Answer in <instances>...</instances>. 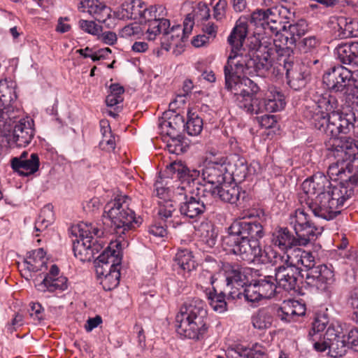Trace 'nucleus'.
<instances>
[{
    "instance_id": "603ef678",
    "label": "nucleus",
    "mask_w": 358,
    "mask_h": 358,
    "mask_svg": "<svg viewBox=\"0 0 358 358\" xmlns=\"http://www.w3.org/2000/svg\"><path fill=\"white\" fill-rule=\"evenodd\" d=\"M286 259L283 261V264H287L290 267L300 268L302 257L304 254V250L296 248L287 250Z\"/></svg>"
},
{
    "instance_id": "6e6552de",
    "label": "nucleus",
    "mask_w": 358,
    "mask_h": 358,
    "mask_svg": "<svg viewBox=\"0 0 358 358\" xmlns=\"http://www.w3.org/2000/svg\"><path fill=\"white\" fill-rule=\"evenodd\" d=\"M271 8L266 9L257 8L254 10L247 19L245 17H241L236 23L230 35L228 37V43L231 46V51H238L243 50L241 48L248 34V22L256 27H261L264 30L266 24L268 22V17L271 14Z\"/></svg>"
},
{
    "instance_id": "9b49d317",
    "label": "nucleus",
    "mask_w": 358,
    "mask_h": 358,
    "mask_svg": "<svg viewBox=\"0 0 358 358\" xmlns=\"http://www.w3.org/2000/svg\"><path fill=\"white\" fill-rule=\"evenodd\" d=\"M255 43L254 44L253 47L251 48L249 50H238V51H236V53H241L243 55V53H251L254 55V52H256L257 49L260 47V45H264V46H271L272 49V52L271 54V56H272L274 53V52L277 54V61L278 64H280V66L283 67V69L285 71L294 65L299 63L294 56V50L292 48L293 45H285L283 43H269L267 41L262 42L261 41H259L257 38H255ZM271 57V63L273 62L272 57ZM272 66H271V68Z\"/></svg>"
},
{
    "instance_id": "f257e3e1",
    "label": "nucleus",
    "mask_w": 358,
    "mask_h": 358,
    "mask_svg": "<svg viewBox=\"0 0 358 358\" xmlns=\"http://www.w3.org/2000/svg\"><path fill=\"white\" fill-rule=\"evenodd\" d=\"M271 46L264 45H260L254 55L232 50L224 66V88L233 95L236 105L248 113H261V96L249 94L248 91L241 90L237 74L245 71L250 76H264L271 66Z\"/></svg>"
},
{
    "instance_id": "de8ad7c7",
    "label": "nucleus",
    "mask_w": 358,
    "mask_h": 358,
    "mask_svg": "<svg viewBox=\"0 0 358 358\" xmlns=\"http://www.w3.org/2000/svg\"><path fill=\"white\" fill-rule=\"evenodd\" d=\"M80 4L82 5V7L88 8V12L90 14L94 13L97 15L94 17L96 20L100 22H105L104 19H101L98 15L102 12L108 10V8L106 5L101 3L99 0H84L80 2Z\"/></svg>"
},
{
    "instance_id": "7c9ffc66",
    "label": "nucleus",
    "mask_w": 358,
    "mask_h": 358,
    "mask_svg": "<svg viewBox=\"0 0 358 358\" xmlns=\"http://www.w3.org/2000/svg\"><path fill=\"white\" fill-rule=\"evenodd\" d=\"M142 7H144V2L141 0L125 1L121 4L115 15L120 20H138L141 16Z\"/></svg>"
},
{
    "instance_id": "3c124183",
    "label": "nucleus",
    "mask_w": 358,
    "mask_h": 358,
    "mask_svg": "<svg viewBox=\"0 0 358 358\" xmlns=\"http://www.w3.org/2000/svg\"><path fill=\"white\" fill-rule=\"evenodd\" d=\"M243 289V292H241V296L243 295L245 299L248 302L255 303L263 299L255 280L249 285L245 284Z\"/></svg>"
},
{
    "instance_id": "ea45409f",
    "label": "nucleus",
    "mask_w": 358,
    "mask_h": 358,
    "mask_svg": "<svg viewBox=\"0 0 358 358\" xmlns=\"http://www.w3.org/2000/svg\"><path fill=\"white\" fill-rule=\"evenodd\" d=\"M203 126V118L196 112L188 110L187 122L184 126L187 133L189 136H197L201 132Z\"/></svg>"
},
{
    "instance_id": "864d4df0",
    "label": "nucleus",
    "mask_w": 358,
    "mask_h": 358,
    "mask_svg": "<svg viewBox=\"0 0 358 358\" xmlns=\"http://www.w3.org/2000/svg\"><path fill=\"white\" fill-rule=\"evenodd\" d=\"M243 74L248 73L244 71L237 74L239 79V82L241 83V90L248 91L249 94L260 96V88L257 85V84L247 77H241Z\"/></svg>"
},
{
    "instance_id": "f8f14e48",
    "label": "nucleus",
    "mask_w": 358,
    "mask_h": 358,
    "mask_svg": "<svg viewBox=\"0 0 358 358\" xmlns=\"http://www.w3.org/2000/svg\"><path fill=\"white\" fill-rule=\"evenodd\" d=\"M73 251L74 256L80 261L90 262L94 255L99 252L103 248V243L92 236L84 235L83 229H79V236L73 240Z\"/></svg>"
},
{
    "instance_id": "338daca9",
    "label": "nucleus",
    "mask_w": 358,
    "mask_h": 358,
    "mask_svg": "<svg viewBox=\"0 0 358 358\" xmlns=\"http://www.w3.org/2000/svg\"><path fill=\"white\" fill-rule=\"evenodd\" d=\"M357 324V327H353L349 331L347 335V341L353 350L358 352V324Z\"/></svg>"
},
{
    "instance_id": "ddd939ff",
    "label": "nucleus",
    "mask_w": 358,
    "mask_h": 358,
    "mask_svg": "<svg viewBox=\"0 0 358 358\" xmlns=\"http://www.w3.org/2000/svg\"><path fill=\"white\" fill-rule=\"evenodd\" d=\"M220 270L225 277L226 286L230 289L228 299H241L242 292L240 289L245 285L246 278L242 267L236 263L222 262Z\"/></svg>"
},
{
    "instance_id": "393cba45",
    "label": "nucleus",
    "mask_w": 358,
    "mask_h": 358,
    "mask_svg": "<svg viewBox=\"0 0 358 358\" xmlns=\"http://www.w3.org/2000/svg\"><path fill=\"white\" fill-rule=\"evenodd\" d=\"M343 337H345V336L343 334L341 327L330 324L325 333L320 335L318 338L313 343V348L317 352H323L327 350V345Z\"/></svg>"
},
{
    "instance_id": "0eeeda50",
    "label": "nucleus",
    "mask_w": 358,
    "mask_h": 358,
    "mask_svg": "<svg viewBox=\"0 0 358 358\" xmlns=\"http://www.w3.org/2000/svg\"><path fill=\"white\" fill-rule=\"evenodd\" d=\"M10 132L9 139L11 145L26 147L32 141L35 135L34 121L27 117L17 120L11 113L0 110V130Z\"/></svg>"
},
{
    "instance_id": "5701e85b",
    "label": "nucleus",
    "mask_w": 358,
    "mask_h": 358,
    "mask_svg": "<svg viewBox=\"0 0 358 358\" xmlns=\"http://www.w3.org/2000/svg\"><path fill=\"white\" fill-rule=\"evenodd\" d=\"M334 93L327 90L322 92L317 91L313 94L311 99L317 107L313 106L314 109L321 111L326 115L337 114L340 110L338 99Z\"/></svg>"
},
{
    "instance_id": "680f3d73",
    "label": "nucleus",
    "mask_w": 358,
    "mask_h": 358,
    "mask_svg": "<svg viewBox=\"0 0 358 358\" xmlns=\"http://www.w3.org/2000/svg\"><path fill=\"white\" fill-rule=\"evenodd\" d=\"M154 8L150 6L148 8L144 3V7L141 9V16H139L138 21L141 24H146L148 22L152 21L157 19V15L154 12Z\"/></svg>"
},
{
    "instance_id": "412c9836",
    "label": "nucleus",
    "mask_w": 358,
    "mask_h": 358,
    "mask_svg": "<svg viewBox=\"0 0 358 358\" xmlns=\"http://www.w3.org/2000/svg\"><path fill=\"white\" fill-rule=\"evenodd\" d=\"M166 171L171 173L173 178L178 179L181 182L192 183L191 187H195L199 183V178L201 176V170L191 169L182 162H173L166 166Z\"/></svg>"
},
{
    "instance_id": "bf43d9fd",
    "label": "nucleus",
    "mask_w": 358,
    "mask_h": 358,
    "mask_svg": "<svg viewBox=\"0 0 358 358\" xmlns=\"http://www.w3.org/2000/svg\"><path fill=\"white\" fill-rule=\"evenodd\" d=\"M350 304L352 309L350 318L355 324H358V288L355 289L352 292L350 298Z\"/></svg>"
},
{
    "instance_id": "9d476101",
    "label": "nucleus",
    "mask_w": 358,
    "mask_h": 358,
    "mask_svg": "<svg viewBox=\"0 0 358 358\" xmlns=\"http://www.w3.org/2000/svg\"><path fill=\"white\" fill-rule=\"evenodd\" d=\"M337 114L331 115H326L320 110L314 109L313 107L306 106L303 110V117L306 120L309 124L320 131V132L327 135V136L333 138V143L336 140L347 138L341 137L338 138L341 131H340V126L337 121Z\"/></svg>"
},
{
    "instance_id": "f704fd0d",
    "label": "nucleus",
    "mask_w": 358,
    "mask_h": 358,
    "mask_svg": "<svg viewBox=\"0 0 358 358\" xmlns=\"http://www.w3.org/2000/svg\"><path fill=\"white\" fill-rule=\"evenodd\" d=\"M206 294L213 310L222 313L227 310V296L224 292H218L216 287H213L211 289H206Z\"/></svg>"
},
{
    "instance_id": "f3484780",
    "label": "nucleus",
    "mask_w": 358,
    "mask_h": 358,
    "mask_svg": "<svg viewBox=\"0 0 358 358\" xmlns=\"http://www.w3.org/2000/svg\"><path fill=\"white\" fill-rule=\"evenodd\" d=\"M334 281V271L325 264H320L309 270L306 275L305 283L311 288L325 292Z\"/></svg>"
},
{
    "instance_id": "2eb2a0df",
    "label": "nucleus",
    "mask_w": 358,
    "mask_h": 358,
    "mask_svg": "<svg viewBox=\"0 0 358 358\" xmlns=\"http://www.w3.org/2000/svg\"><path fill=\"white\" fill-rule=\"evenodd\" d=\"M301 268L290 267L282 264L275 268V278L278 287L287 292L298 293L301 289L303 275Z\"/></svg>"
},
{
    "instance_id": "7ed1b4c3",
    "label": "nucleus",
    "mask_w": 358,
    "mask_h": 358,
    "mask_svg": "<svg viewBox=\"0 0 358 358\" xmlns=\"http://www.w3.org/2000/svg\"><path fill=\"white\" fill-rule=\"evenodd\" d=\"M208 311L205 301L199 298L187 299L176 317V331L181 336L200 340L207 333Z\"/></svg>"
},
{
    "instance_id": "cd10ccee",
    "label": "nucleus",
    "mask_w": 358,
    "mask_h": 358,
    "mask_svg": "<svg viewBox=\"0 0 358 358\" xmlns=\"http://www.w3.org/2000/svg\"><path fill=\"white\" fill-rule=\"evenodd\" d=\"M271 241L274 246L282 251H287L293 246L298 245L295 236L287 227L276 229L272 233Z\"/></svg>"
},
{
    "instance_id": "2f4dec72",
    "label": "nucleus",
    "mask_w": 358,
    "mask_h": 358,
    "mask_svg": "<svg viewBox=\"0 0 358 358\" xmlns=\"http://www.w3.org/2000/svg\"><path fill=\"white\" fill-rule=\"evenodd\" d=\"M295 238L298 245H306L310 241H315L318 234H320V229L315 227L312 222L302 227L294 229Z\"/></svg>"
},
{
    "instance_id": "6ab92c4d",
    "label": "nucleus",
    "mask_w": 358,
    "mask_h": 358,
    "mask_svg": "<svg viewBox=\"0 0 358 358\" xmlns=\"http://www.w3.org/2000/svg\"><path fill=\"white\" fill-rule=\"evenodd\" d=\"M287 85L294 90L305 87L311 80V68L304 63H297L285 71Z\"/></svg>"
},
{
    "instance_id": "aec40b11",
    "label": "nucleus",
    "mask_w": 358,
    "mask_h": 358,
    "mask_svg": "<svg viewBox=\"0 0 358 358\" xmlns=\"http://www.w3.org/2000/svg\"><path fill=\"white\" fill-rule=\"evenodd\" d=\"M122 257H119V254H116L115 250L108 247L94 261L98 278L104 277L113 270L119 269Z\"/></svg>"
},
{
    "instance_id": "e433bc0d",
    "label": "nucleus",
    "mask_w": 358,
    "mask_h": 358,
    "mask_svg": "<svg viewBox=\"0 0 358 358\" xmlns=\"http://www.w3.org/2000/svg\"><path fill=\"white\" fill-rule=\"evenodd\" d=\"M17 99L15 84L7 80L0 81V104L4 106V111L9 110L6 108L9 106Z\"/></svg>"
},
{
    "instance_id": "4c0bfd02",
    "label": "nucleus",
    "mask_w": 358,
    "mask_h": 358,
    "mask_svg": "<svg viewBox=\"0 0 358 358\" xmlns=\"http://www.w3.org/2000/svg\"><path fill=\"white\" fill-rule=\"evenodd\" d=\"M174 266H178L182 271L189 273L196 268L192 252L188 249L178 250L174 257Z\"/></svg>"
},
{
    "instance_id": "bb28decb",
    "label": "nucleus",
    "mask_w": 358,
    "mask_h": 358,
    "mask_svg": "<svg viewBox=\"0 0 358 358\" xmlns=\"http://www.w3.org/2000/svg\"><path fill=\"white\" fill-rule=\"evenodd\" d=\"M336 36L340 38H348L358 36V22L344 16L336 18V22L334 25Z\"/></svg>"
},
{
    "instance_id": "052dcab7",
    "label": "nucleus",
    "mask_w": 358,
    "mask_h": 358,
    "mask_svg": "<svg viewBox=\"0 0 358 358\" xmlns=\"http://www.w3.org/2000/svg\"><path fill=\"white\" fill-rule=\"evenodd\" d=\"M308 214L304 211L303 209L298 208L295 211L294 220L292 221L291 223L294 224V229L296 227H302L303 225L311 223L308 218Z\"/></svg>"
},
{
    "instance_id": "a18cd8bd",
    "label": "nucleus",
    "mask_w": 358,
    "mask_h": 358,
    "mask_svg": "<svg viewBox=\"0 0 358 358\" xmlns=\"http://www.w3.org/2000/svg\"><path fill=\"white\" fill-rule=\"evenodd\" d=\"M317 195L322 196L324 194H330L331 191L335 189H349L348 187L345 186L343 182L340 183V185H332L331 181L327 176L323 174H318V182H317Z\"/></svg>"
},
{
    "instance_id": "49530a36",
    "label": "nucleus",
    "mask_w": 358,
    "mask_h": 358,
    "mask_svg": "<svg viewBox=\"0 0 358 358\" xmlns=\"http://www.w3.org/2000/svg\"><path fill=\"white\" fill-rule=\"evenodd\" d=\"M248 171L249 169L246 160L243 157H238L234 164V169L231 171L230 173L234 181L241 182L246 178Z\"/></svg>"
},
{
    "instance_id": "5fc2aeb1",
    "label": "nucleus",
    "mask_w": 358,
    "mask_h": 358,
    "mask_svg": "<svg viewBox=\"0 0 358 358\" xmlns=\"http://www.w3.org/2000/svg\"><path fill=\"white\" fill-rule=\"evenodd\" d=\"M317 182L318 174L306 179L301 184L302 190L307 198H310V195H317Z\"/></svg>"
},
{
    "instance_id": "69168bd1",
    "label": "nucleus",
    "mask_w": 358,
    "mask_h": 358,
    "mask_svg": "<svg viewBox=\"0 0 358 358\" xmlns=\"http://www.w3.org/2000/svg\"><path fill=\"white\" fill-rule=\"evenodd\" d=\"M257 119L262 128H273L277 124L276 117L273 115H264L258 117Z\"/></svg>"
},
{
    "instance_id": "39448f33",
    "label": "nucleus",
    "mask_w": 358,
    "mask_h": 358,
    "mask_svg": "<svg viewBox=\"0 0 358 358\" xmlns=\"http://www.w3.org/2000/svg\"><path fill=\"white\" fill-rule=\"evenodd\" d=\"M354 194L352 188L349 189H335L330 194L316 196L315 198H305L306 205L315 217L325 220H332L347 208V201Z\"/></svg>"
},
{
    "instance_id": "20e7f679",
    "label": "nucleus",
    "mask_w": 358,
    "mask_h": 358,
    "mask_svg": "<svg viewBox=\"0 0 358 358\" xmlns=\"http://www.w3.org/2000/svg\"><path fill=\"white\" fill-rule=\"evenodd\" d=\"M129 201L131 199L127 196L115 198L105 206L103 213V224L110 226V232L123 240L142 223L141 217H136L135 212L129 208Z\"/></svg>"
},
{
    "instance_id": "1a4fd4ad",
    "label": "nucleus",
    "mask_w": 358,
    "mask_h": 358,
    "mask_svg": "<svg viewBox=\"0 0 358 358\" xmlns=\"http://www.w3.org/2000/svg\"><path fill=\"white\" fill-rule=\"evenodd\" d=\"M352 71L342 65H337L327 70L322 76V83L327 90L339 97H344L352 91Z\"/></svg>"
},
{
    "instance_id": "4468645a",
    "label": "nucleus",
    "mask_w": 358,
    "mask_h": 358,
    "mask_svg": "<svg viewBox=\"0 0 358 358\" xmlns=\"http://www.w3.org/2000/svg\"><path fill=\"white\" fill-rule=\"evenodd\" d=\"M227 157H222L213 161H210L201 170L202 180L208 188H216L225 182L226 173L229 171L227 167Z\"/></svg>"
},
{
    "instance_id": "09e8293b",
    "label": "nucleus",
    "mask_w": 358,
    "mask_h": 358,
    "mask_svg": "<svg viewBox=\"0 0 358 358\" xmlns=\"http://www.w3.org/2000/svg\"><path fill=\"white\" fill-rule=\"evenodd\" d=\"M347 344L345 337L331 343L327 345L329 355L334 358L343 357L347 352Z\"/></svg>"
},
{
    "instance_id": "dca6fc26",
    "label": "nucleus",
    "mask_w": 358,
    "mask_h": 358,
    "mask_svg": "<svg viewBox=\"0 0 358 358\" xmlns=\"http://www.w3.org/2000/svg\"><path fill=\"white\" fill-rule=\"evenodd\" d=\"M335 146L341 149L336 156L340 161H345V168L350 175H358V141L345 138L335 141Z\"/></svg>"
},
{
    "instance_id": "e2e57ef3",
    "label": "nucleus",
    "mask_w": 358,
    "mask_h": 358,
    "mask_svg": "<svg viewBox=\"0 0 358 358\" xmlns=\"http://www.w3.org/2000/svg\"><path fill=\"white\" fill-rule=\"evenodd\" d=\"M217 232L213 226H209L206 231V234H203V241L209 248H213L217 243Z\"/></svg>"
},
{
    "instance_id": "a878e982",
    "label": "nucleus",
    "mask_w": 358,
    "mask_h": 358,
    "mask_svg": "<svg viewBox=\"0 0 358 358\" xmlns=\"http://www.w3.org/2000/svg\"><path fill=\"white\" fill-rule=\"evenodd\" d=\"M335 53L342 64L358 66V42L339 44L335 49Z\"/></svg>"
},
{
    "instance_id": "c03bdc74",
    "label": "nucleus",
    "mask_w": 358,
    "mask_h": 358,
    "mask_svg": "<svg viewBox=\"0 0 358 358\" xmlns=\"http://www.w3.org/2000/svg\"><path fill=\"white\" fill-rule=\"evenodd\" d=\"M355 117V113L352 111L348 113L340 110L338 112L336 117L342 134H348L354 129Z\"/></svg>"
},
{
    "instance_id": "79ce46f5",
    "label": "nucleus",
    "mask_w": 358,
    "mask_h": 358,
    "mask_svg": "<svg viewBox=\"0 0 358 358\" xmlns=\"http://www.w3.org/2000/svg\"><path fill=\"white\" fill-rule=\"evenodd\" d=\"M329 320L327 315L324 313L317 314L312 322V328L308 333L310 340L315 343L323 331L329 325Z\"/></svg>"
},
{
    "instance_id": "a19ab883",
    "label": "nucleus",
    "mask_w": 358,
    "mask_h": 358,
    "mask_svg": "<svg viewBox=\"0 0 358 358\" xmlns=\"http://www.w3.org/2000/svg\"><path fill=\"white\" fill-rule=\"evenodd\" d=\"M166 148L170 153L181 155L187 152L189 148L190 141L182 134L178 136H169Z\"/></svg>"
},
{
    "instance_id": "8fccbe9b",
    "label": "nucleus",
    "mask_w": 358,
    "mask_h": 358,
    "mask_svg": "<svg viewBox=\"0 0 358 358\" xmlns=\"http://www.w3.org/2000/svg\"><path fill=\"white\" fill-rule=\"evenodd\" d=\"M120 271L119 269L112 271V273L106 274L104 277L99 278L101 285L106 291H110L120 283Z\"/></svg>"
},
{
    "instance_id": "c756f323",
    "label": "nucleus",
    "mask_w": 358,
    "mask_h": 358,
    "mask_svg": "<svg viewBox=\"0 0 358 358\" xmlns=\"http://www.w3.org/2000/svg\"><path fill=\"white\" fill-rule=\"evenodd\" d=\"M261 113L264 110L269 113H274L282 110L286 102L284 94L278 90L270 92L265 99L260 98Z\"/></svg>"
},
{
    "instance_id": "0e129e2a",
    "label": "nucleus",
    "mask_w": 358,
    "mask_h": 358,
    "mask_svg": "<svg viewBox=\"0 0 358 358\" xmlns=\"http://www.w3.org/2000/svg\"><path fill=\"white\" fill-rule=\"evenodd\" d=\"M227 1L226 0H219L213 8V17L217 20H221L225 17Z\"/></svg>"
},
{
    "instance_id": "4be33fe9",
    "label": "nucleus",
    "mask_w": 358,
    "mask_h": 358,
    "mask_svg": "<svg viewBox=\"0 0 358 358\" xmlns=\"http://www.w3.org/2000/svg\"><path fill=\"white\" fill-rule=\"evenodd\" d=\"M159 126L162 133L168 136H178L184 129L185 119L179 113L169 109L163 113Z\"/></svg>"
},
{
    "instance_id": "6e6d98bb",
    "label": "nucleus",
    "mask_w": 358,
    "mask_h": 358,
    "mask_svg": "<svg viewBox=\"0 0 358 358\" xmlns=\"http://www.w3.org/2000/svg\"><path fill=\"white\" fill-rule=\"evenodd\" d=\"M79 27L84 31L99 37L103 28L101 25L96 24L94 21L80 20L78 22Z\"/></svg>"
},
{
    "instance_id": "c85d7f7f",
    "label": "nucleus",
    "mask_w": 358,
    "mask_h": 358,
    "mask_svg": "<svg viewBox=\"0 0 358 358\" xmlns=\"http://www.w3.org/2000/svg\"><path fill=\"white\" fill-rule=\"evenodd\" d=\"M283 10L289 13V10L285 7H282L280 10H278L277 7H271V14H269L268 22L266 24L264 31H270L276 36L274 43L279 42L278 35L285 32L287 28V25L280 20L279 17V15L282 13Z\"/></svg>"
},
{
    "instance_id": "423d86ee",
    "label": "nucleus",
    "mask_w": 358,
    "mask_h": 358,
    "mask_svg": "<svg viewBox=\"0 0 358 358\" xmlns=\"http://www.w3.org/2000/svg\"><path fill=\"white\" fill-rule=\"evenodd\" d=\"M213 192L206 184L199 183L186 190L183 201L179 204V212L185 217L197 221L208 210L213 200Z\"/></svg>"
},
{
    "instance_id": "f03ea898",
    "label": "nucleus",
    "mask_w": 358,
    "mask_h": 358,
    "mask_svg": "<svg viewBox=\"0 0 358 358\" xmlns=\"http://www.w3.org/2000/svg\"><path fill=\"white\" fill-rule=\"evenodd\" d=\"M227 232L222 238L224 250L248 262L264 261V251L259 241L265 231L259 222L236 219L227 228Z\"/></svg>"
},
{
    "instance_id": "774afa93",
    "label": "nucleus",
    "mask_w": 358,
    "mask_h": 358,
    "mask_svg": "<svg viewBox=\"0 0 358 358\" xmlns=\"http://www.w3.org/2000/svg\"><path fill=\"white\" fill-rule=\"evenodd\" d=\"M246 348L243 345H236L234 348L228 349L227 355L228 358H247Z\"/></svg>"
},
{
    "instance_id": "4d7b16f0",
    "label": "nucleus",
    "mask_w": 358,
    "mask_h": 358,
    "mask_svg": "<svg viewBox=\"0 0 358 358\" xmlns=\"http://www.w3.org/2000/svg\"><path fill=\"white\" fill-rule=\"evenodd\" d=\"M245 351L247 358H268L265 348L258 343H255L250 348H246Z\"/></svg>"
},
{
    "instance_id": "c9c22d12",
    "label": "nucleus",
    "mask_w": 358,
    "mask_h": 358,
    "mask_svg": "<svg viewBox=\"0 0 358 358\" xmlns=\"http://www.w3.org/2000/svg\"><path fill=\"white\" fill-rule=\"evenodd\" d=\"M306 29L303 23L289 24L285 32L279 36V42L285 45H295L296 41L304 35Z\"/></svg>"
},
{
    "instance_id": "13d9d810",
    "label": "nucleus",
    "mask_w": 358,
    "mask_h": 358,
    "mask_svg": "<svg viewBox=\"0 0 358 358\" xmlns=\"http://www.w3.org/2000/svg\"><path fill=\"white\" fill-rule=\"evenodd\" d=\"M46 252L43 248H38L37 250L29 251L27 253V258L32 260L36 264L38 262H41V267L46 266V262L44 260Z\"/></svg>"
},
{
    "instance_id": "58836bf2",
    "label": "nucleus",
    "mask_w": 358,
    "mask_h": 358,
    "mask_svg": "<svg viewBox=\"0 0 358 358\" xmlns=\"http://www.w3.org/2000/svg\"><path fill=\"white\" fill-rule=\"evenodd\" d=\"M255 280L263 299H271L275 296L278 285L275 276L266 275Z\"/></svg>"
},
{
    "instance_id": "37998d69",
    "label": "nucleus",
    "mask_w": 358,
    "mask_h": 358,
    "mask_svg": "<svg viewBox=\"0 0 358 358\" xmlns=\"http://www.w3.org/2000/svg\"><path fill=\"white\" fill-rule=\"evenodd\" d=\"M252 323L255 329L263 330L268 329L273 323V317L268 308H261L252 315Z\"/></svg>"
},
{
    "instance_id": "473e14b6",
    "label": "nucleus",
    "mask_w": 358,
    "mask_h": 358,
    "mask_svg": "<svg viewBox=\"0 0 358 358\" xmlns=\"http://www.w3.org/2000/svg\"><path fill=\"white\" fill-rule=\"evenodd\" d=\"M36 289L42 292H54L57 290L64 291L68 288V279L61 275L54 278H44L43 280L35 284Z\"/></svg>"
},
{
    "instance_id": "a211bd4d",
    "label": "nucleus",
    "mask_w": 358,
    "mask_h": 358,
    "mask_svg": "<svg viewBox=\"0 0 358 358\" xmlns=\"http://www.w3.org/2000/svg\"><path fill=\"white\" fill-rule=\"evenodd\" d=\"M10 166L19 176L28 177L39 170L40 159L37 153L29 155L27 150L23 151L20 156L10 159Z\"/></svg>"
},
{
    "instance_id": "72a5a7b5",
    "label": "nucleus",
    "mask_w": 358,
    "mask_h": 358,
    "mask_svg": "<svg viewBox=\"0 0 358 358\" xmlns=\"http://www.w3.org/2000/svg\"><path fill=\"white\" fill-rule=\"evenodd\" d=\"M341 149L339 148H336L335 146V143L331 145L329 150L332 152V155L336 159V163L331 165L329 168V172L332 176H336L338 177V179L341 180L345 186L348 187V188H353L350 187V183L349 182V176H347L346 172L347 169L345 168V161H340L338 157L336 156L337 151H340Z\"/></svg>"
},
{
    "instance_id": "b1692460",
    "label": "nucleus",
    "mask_w": 358,
    "mask_h": 358,
    "mask_svg": "<svg viewBox=\"0 0 358 358\" xmlns=\"http://www.w3.org/2000/svg\"><path fill=\"white\" fill-rule=\"evenodd\" d=\"M213 192V199L218 196L222 201L231 204L236 203L242 196L245 199V192H241L240 187L237 185H231L227 183H222V185L216 188H208Z\"/></svg>"
}]
</instances>
